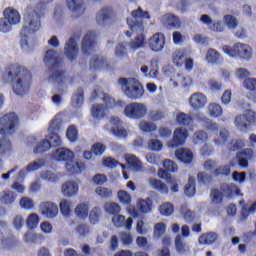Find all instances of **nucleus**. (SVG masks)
<instances>
[{
  "instance_id": "obj_33",
  "label": "nucleus",
  "mask_w": 256,
  "mask_h": 256,
  "mask_svg": "<svg viewBox=\"0 0 256 256\" xmlns=\"http://www.w3.org/2000/svg\"><path fill=\"white\" fill-rule=\"evenodd\" d=\"M107 66V61L103 56H93L90 61V70L97 71Z\"/></svg>"
},
{
  "instance_id": "obj_41",
  "label": "nucleus",
  "mask_w": 256,
  "mask_h": 256,
  "mask_svg": "<svg viewBox=\"0 0 256 256\" xmlns=\"http://www.w3.org/2000/svg\"><path fill=\"white\" fill-rule=\"evenodd\" d=\"M185 195L187 197H193L196 193V180L194 177H189L188 183L185 185Z\"/></svg>"
},
{
  "instance_id": "obj_45",
  "label": "nucleus",
  "mask_w": 256,
  "mask_h": 256,
  "mask_svg": "<svg viewBox=\"0 0 256 256\" xmlns=\"http://www.w3.org/2000/svg\"><path fill=\"white\" fill-rule=\"evenodd\" d=\"M66 4L68 9L73 12H80L82 11L83 7V0H66Z\"/></svg>"
},
{
  "instance_id": "obj_42",
  "label": "nucleus",
  "mask_w": 256,
  "mask_h": 256,
  "mask_svg": "<svg viewBox=\"0 0 256 256\" xmlns=\"http://www.w3.org/2000/svg\"><path fill=\"white\" fill-rule=\"evenodd\" d=\"M75 215L78 218L86 219L89 215V206L85 203L78 204L75 208Z\"/></svg>"
},
{
  "instance_id": "obj_53",
  "label": "nucleus",
  "mask_w": 256,
  "mask_h": 256,
  "mask_svg": "<svg viewBox=\"0 0 256 256\" xmlns=\"http://www.w3.org/2000/svg\"><path fill=\"white\" fill-rule=\"evenodd\" d=\"M244 87L255 93L253 100H254V103L256 104V79L247 78L246 80H244Z\"/></svg>"
},
{
  "instance_id": "obj_34",
  "label": "nucleus",
  "mask_w": 256,
  "mask_h": 256,
  "mask_svg": "<svg viewBox=\"0 0 256 256\" xmlns=\"http://www.w3.org/2000/svg\"><path fill=\"white\" fill-rule=\"evenodd\" d=\"M16 200L15 192L10 190L2 191L0 195V203L5 206H11Z\"/></svg>"
},
{
  "instance_id": "obj_59",
  "label": "nucleus",
  "mask_w": 256,
  "mask_h": 256,
  "mask_svg": "<svg viewBox=\"0 0 256 256\" xmlns=\"http://www.w3.org/2000/svg\"><path fill=\"white\" fill-rule=\"evenodd\" d=\"M176 81L182 87H190L192 85V79L190 77H185L182 74H177Z\"/></svg>"
},
{
  "instance_id": "obj_58",
  "label": "nucleus",
  "mask_w": 256,
  "mask_h": 256,
  "mask_svg": "<svg viewBox=\"0 0 256 256\" xmlns=\"http://www.w3.org/2000/svg\"><path fill=\"white\" fill-rule=\"evenodd\" d=\"M16 25L5 18H0V31L2 33H9L12 30V26Z\"/></svg>"
},
{
  "instance_id": "obj_19",
  "label": "nucleus",
  "mask_w": 256,
  "mask_h": 256,
  "mask_svg": "<svg viewBox=\"0 0 256 256\" xmlns=\"http://www.w3.org/2000/svg\"><path fill=\"white\" fill-rule=\"evenodd\" d=\"M200 22L208 29L215 33H222L224 31V24L222 21H213V19L208 14H202L200 16Z\"/></svg>"
},
{
  "instance_id": "obj_51",
  "label": "nucleus",
  "mask_w": 256,
  "mask_h": 256,
  "mask_svg": "<svg viewBox=\"0 0 256 256\" xmlns=\"http://www.w3.org/2000/svg\"><path fill=\"white\" fill-rule=\"evenodd\" d=\"M206 61L215 64L220 61V53L213 48H209L206 54Z\"/></svg>"
},
{
  "instance_id": "obj_11",
  "label": "nucleus",
  "mask_w": 256,
  "mask_h": 256,
  "mask_svg": "<svg viewBox=\"0 0 256 256\" xmlns=\"http://www.w3.org/2000/svg\"><path fill=\"white\" fill-rule=\"evenodd\" d=\"M172 63L177 68H182L185 66L186 71H192L194 67V60L192 58L187 57V53L183 49H176L172 52Z\"/></svg>"
},
{
  "instance_id": "obj_50",
  "label": "nucleus",
  "mask_w": 256,
  "mask_h": 256,
  "mask_svg": "<svg viewBox=\"0 0 256 256\" xmlns=\"http://www.w3.org/2000/svg\"><path fill=\"white\" fill-rule=\"evenodd\" d=\"M159 212L162 216H170L174 213V206L172 203L164 202L160 205Z\"/></svg>"
},
{
  "instance_id": "obj_54",
  "label": "nucleus",
  "mask_w": 256,
  "mask_h": 256,
  "mask_svg": "<svg viewBox=\"0 0 256 256\" xmlns=\"http://www.w3.org/2000/svg\"><path fill=\"white\" fill-rule=\"evenodd\" d=\"M100 216H101V209L99 207H95L90 211L88 218L90 219L91 224H97L99 223Z\"/></svg>"
},
{
  "instance_id": "obj_6",
  "label": "nucleus",
  "mask_w": 256,
  "mask_h": 256,
  "mask_svg": "<svg viewBox=\"0 0 256 256\" xmlns=\"http://www.w3.org/2000/svg\"><path fill=\"white\" fill-rule=\"evenodd\" d=\"M55 157L57 161H64L66 162L65 168L68 173L71 174H79L83 170L86 169V165L80 162H76L75 153L72 150H68L65 148H59L55 151Z\"/></svg>"
},
{
  "instance_id": "obj_16",
  "label": "nucleus",
  "mask_w": 256,
  "mask_h": 256,
  "mask_svg": "<svg viewBox=\"0 0 256 256\" xmlns=\"http://www.w3.org/2000/svg\"><path fill=\"white\" fill-rule=\"evenodd\" d=\"M166 38L164 33L156 32L148 40V47L154 53H161L165 47Z\"/></svg>"
},
{
  "instance_id": "obj_27",
  "label": "nucleus",
  "mask_w": 256,
  "mask_h": 256,
  "mask_svg": "<svg viewBox=\"0 0 256 256\" xmlns=\"http://www.w3.org/2000/svg\"><path fill=\"white\" fill-rule=\"evenodd\" d=\"M114 15V11L110 7L102 8L98 14H96V21L100 25H105L109 19Z\"/></svg>"
},
{
  "instance_id": "obj_2",
  "label": "nucleus",
  "mask_w": 256,
  "mask_h": 256,
  "mask_svg": "<svg viewBox=\"0 0 256 256\" xmlns=\"http://www.w3.org/2000/svg\"><path fill=\"white\" fill-rule=\"evenodd\" d=\"M6 73L12 84V91L16 95L23 96L29 92L33 79L29 69L22 65L11 64L7 66Z\"/></svg>"
},
{
  "instance_id": "obj_40",
  "label": "nucleus",
  "mask_w": 256,
  "mask_h": 256,
  "mask_svg": "<svg viewBox=\"0 0 256 256\" xmlns=\"http://www.w3.org/2000/svg\"><path fill=\"white\" fill-rule=\"evenodd\" d=\"M114 55L119 60L128 58L127 46L123 42H120L118 46L115 47Z\"/></svg>"
},
{
  "instance_id": "obj_39",
  "label": "nucleus",
  "mask_w": 256,
  "mask_h": 256,
  "mask_svg": "<svg viewBox=\"0 0 256 256\" xmlns=\"http://www.w3.org/2000/svg\"><path fill=\"white\" fill-rule=\"evenodd\" d=\"M176 122L180 126H190L191 123L193 122V118L191 115L185 114L184 112H179L176 116Z\"/></svg>"
},
{
  "instance_id": "obj_20",
  "label": "nucleus",
  "mask_w": 256,
  "mask_h": 256,
  "mask_svg": "<svg viewBox=\"0 0 256 256\" xmlns=\"http://www.w3.org/2000/svg\"><path fill=\"white\" fill-rule=\"evenodd\" d=\"M40 213L47 219H53L57 217L59 213V208L57 204L53 202H50V201L42 202L40 204Z\"/></svg>"
},
{
  "instance_id": "obj_57",
  "label": "nucleus",
  "mask_w": 256,
  "mask_h": 256,
  "mask_svg": "<svg viewBox=\"0 0 256 256\" xmlns=\"http://www.w3.org/2000/svg\"><path fill=\"white\" fill-rule=\"evenodd\" d=\"M95 193L98 194L99 197L105 198V199L113 197V191L106 187H101V186L97 187L95 189Z\"/></svg>"
},
{
  "instance_id": "obj_26",
  "label": "nucleus",
  "mask_w": 256,
  "mask_h": 256,
  "mask_svg": "<svg viewBox=\"0 0 256 256\" xmlns=\"http://www.w3.org/2000/svg\"><path fill=\"white\" fill-rule=\"evenodd\" d=\"M176 158L181 162L185 164H191L193 161V152L186 148H180L175 151Z\"/></svg>"
},
{
  "instance_id": "obj_17",
  "label": "nucleus",
  "mask_w": 256,
  "mask_h": 256,
  "mask_svg": "<svg viewBox=\"0 0 256 256\" xmlns=\"http://www.w3.org/2000/svg\"><path fill=\"white\" fill-rule=\"evenodd\" d=\"M189 137V131L186 128H176L172 139L167 143L169 148L182 147Z\"/></svg>"
},
{
  "instance_id": "obj_64",
  "label": "nucleus",
  "mask_w": 256,
  "mask_h": 256,
  "mask_svg": "<svg viewBox=\"0 0 256 256\" xmlns=\"http://www.w3.org/2000/svg\"><path fill=\"white\" fill-rule=\"evenodd\" d=\"M107 181H108V178L104 174H96L92 177V182L96 186H101V185L105 184Z\"/></svg>"
},
{
  "instance_id": "obj_29",
  "label": "nucleus",
  "mask_w": 256,
  "mask_h": 256,
  "mask_svg": "<svg viewBox=\"0 0 256 256\" xmlns=\"http://www.w3.org/2000/svg\"><path fill=\"white\" fill-rule=\"evenodd\" d=\"M79 186L76 182L67 181L62 185V193L65 197H73L78 193Z\"/></svg>"
},
{
  "instance_id": "obj_61",
  "label": "nucleus",
  "mask_w": 256,
  "mask_h": 256,
  "mask_svg": "<svg viewBox=\"0 0 256 256\" xmlns=\"http://www.w3.org/2000/svg\"><path fill=\"white\" fill-rule=\"evenodd\" d=\"M60 211L62 215L69 216L71 214V202L67 200H62L60 202Z\"/></svg>"
},
{
  "instance_id": "obj_48",
  "label": "nucleus",
  "mask_w": 256,
  "mask_h": 256,
  "mask_svg": "<svg viewBox=\"0 0 256 256\" xmlns=\"http://www.w3.org/2000/svg\"><path fill=\"white\" fill-rule=\"evenodd\" d=\"M52 146H50V142L47 139H44L43 141L39 142L37 146L34 148L35 154H43L50 150Z\"/></svg>"
},
{
  "instance_id": "obj_25",
  "label": "nucleus",
  "mask_w": 256,
  "mask_h": 256,
  "mask_svg": "<svg viewBox=\"0 0 256 256\" xmlns=\"http://www.w3.org/2000/svg\"><path fill=\"white\" fill-rule=\"evenodd\" d=\"M222 193L227 199L242 196L241 190L236 184H223Z\"/></svg>"
},
{
  "instance_id": "obj_14",
  "label": "nucleus",
  "mask_w": 256,
  "mask_h": 256,
  "mask_svg": "<svg viewBox=\"0 0 256 256\" xmlns=\"http://www.w3.org/2000/svg\"><path fill=\"white\" fill-rule=\"evenodd\" d=\"M97 46V35L95 32L88 31L83 40H82V53L86 56L90 55L92 52H95Z\"/></svg>"
},
{
  "instance_id": "obj_12",
  "label": "nucleus",
  "mask_w": 256,
  "mask_h": 256,
  "mask_svg": "<svg viewBox=\"0 0 256 256\" xmlns=\"http://www.w3.org/2000/svg\"><path fill=\"white\" fill-rule=\"evenodd\" d=\"M104 102L103 104H94L91 108V114L94 119L101 120L106 117L107 107L110 109H113L117 106L116 100L109 97L104 96Z\"/></svg>"
},
{
  "instance_id": "obj_18",
  "label": "nucleus",
  "mask_w": 256,
  "mask_h": 256,
  "mask_svg": "<svg viewBox=\"0 0 256 256\" xmlns=\"http://www.w3.org/2000/svg\"><path fill=\"white\" fill-rule=\"evenodd\" d=\"M61 128V123L58 121V119H53L49 124V131L51 132L49 134V144L51 147H60L62 145L61 137L58 133H54L56 131H59Z\"/></svg>"
},
{
  "instance_id": "obj_47",
  "label": "nucleus",
  "mask_w": 256,
  "mask_h": 256,
  "mask_svg": "<svg viewBox=\"0 0 256 256\" xmlns=\"http://www.w3.org/2000/svg\"><path fill=\"white\" fill-rule=\"evenodd\" d=\"M223 198H224V194L223 192H221L219 189H213L210 192V200H212V202L215 205H220L223 202Z\"/></svg>"
},
{
  "instance_id": "obj_46",
  "label": "nucleus",
  "mask_w": 256,
  "mask_h": 256,
  "mask_svg": "<svg viewBox=\"0 0 256 256\" xmlns=\"http://www.w3.org/2000/svg\"><path fill=\"white\" fill-rule=\"evenodd\" d=\"M207 139H209V135L203 130L196 131L192 137L194 144H203Z\"/></svg>"
},
{
  "instance_id": "obj_38",
  "label": "nucleus",
  "mask_w": 256,
  "mask_h": 256,
  "mask_svg": "<svg viewBox=\"0 0 256 256\" xmlns=\"http://www.w3.org/2000/svg\"><path fill=\"white\" fill-rule=\"evenodd\" d=\"M85 100V91L82 87L77 88L76 93L72 97V103L75 104L76 107L80 108L83 105Z\"/></svg>"
},
{
  "instance_id": "obj_36",
  "label": "nucleus",
  "mask_w": 256,
  "mask_h": 256,
  "mask_svg": "<svg viewBox=\"0 0 256 256\" xmlns=\"http://www.w3.org/2000/svg\"><path fill=\"white\" fill-rule=\"evenodd\" d=\"M164 24L168 28H180L181 27V21H179V18L175 16L174 14H167L164 16Z\"/></svg>"
},
{
  "instance_id": "obj_23",
  "label": "nucleus",
  "mask_w": 256,
  "mask_h": 256,
  "mask_svg": "<svg viewBox=\"0 0 256 256\" xmlns=\"http://www.w3.org/2000/svg\"><path fill=\"white\" fill-rule=\"evenodd\" d=\"M112 223L116 228L125 227L126 230L130 231L133 228V218H125L124 215L116 214L112 218Z\"/></svg>"
},
{
  "instance_id": "obj_10",
  "label": "nucleus",
  "mask_w": 256,
  "mask_h": 256,
  "mask_svg": "<svg viewBox=\"0 0 256 256\" xmlns=\"http://www.w3.org/2000/svg\"><path fill=\"white\" fill-rule=\"evenodd\" d=\"M235 125L240 131L247 132L256 125V113L251 109L246 110L243 115L236 116Z\"/></svg>"
},
{
  "instance_id": "obj_4",
  "label": "nucleus",
  "mask_w": 256,
  "mask_h": 256,
  "mask_svg": "<svg viewBox=\"0 0 256 256\" xmlns=\"http://www.w3.org/2000/svg\"><path fill=\"white\" fill-rule=\"evenodd\" d=\"M20 120L14 112L8 113L0 118V155L10 154L12 151V143L7 140V136H12L16 129L19 128Z\"/></svg>"
},
{
  "instance_id": "obj_5",
  "label": "nucleus",
  "mask_w": 256,
  "mask_h": 256,
  "mask_svg": "<svg viewBox=\"0 0 256 256\" xmlns=\"http://www.w3.org/2000/svg\"><path fill=\"white\" fill-rule=\"evenodd\" d=\"M44 15V10L37 11L32 6H27L24 12V26L20 31V40L22 46L29 45L27 37L31 34L36 33L41 28V18Z\"/></svg>"
},
{
  "instance_id": "obj_37",
  "label": "nucleus",
  "mask_w": 256,
  "mask_h": 256,
  "mask_svg": "<svg viewBox=\"0 0 256 256\" xmlns=\"http://www.w3.org/2000/svg\"><path fill=\"white\" fill-rule=\"evenodd\" d=\"M104 211L109 215H119L121 211V207L116 202H105L104 203Z\"/></svg>"
},
{
  "instance_id": "obj_7",
  "label": "nucleus",
  "mask_w": 256,
  "mask_h": 256,
  "mask_svg": "<svg viewBox=\"0 0 256 256\" xmlns=\"http://www.w3.org/2000/svg\"><path fill=\"white\" fill-rule=\"evenodd\" d=\"M118 83L124 95L131 100H138L145 93L144 86L136 78H120Z\"/></svg>"
},
{
  "instance_id": "obj_22",
  "label": "nucleus",
  "mask_w": 256,
  "mask_h": 256,
  "mask_svg": "<svg viewBox=\"0 0 256 256\" xmlns=\"http://www.w3.org/2000/svg\"><path fill=\"white\" fill-rule=\"evenodd\" d=\"M207 103L206 96L201 92L192 93L189 98V105L195 111H199L205 107Z\"/></svg>"
},
{
  "instance_id": "obj_62",
  "label": "nucleus",
  "mask_w": 256,
  "mask_h": 256,
  "mask_svg": "<svg viewBox=\"0 0 256 256\" xmlns=\"http://www.w3.org/2000/svg\"><path fill=\"white\" fill-rule=\"evenodd\" d=\"M175 247L179 254H184L186 252V244L183 242L181 235H177L175 239Z\"/></svg>"
},
{
  "instance_id": "obj_35",
  "label": "nucleus",
  "mask_w": 256,
  "mask_h": 256,
  "mask_svg": "<svg viewBox=\"0 0 256 256\" xmlns=\"http://www.w3.org/2000/svg\"><path fill=\"white\" fill-rule=\"evenodd\" d=\"M149 185L152 189H156L161 194H168V187L161 180H158L156 178H150Z\"/></svg>"
},
{
  "instance_id": "obj_56",
  "label": "nucleus",
  "mask_w": 256,
  "mask_h": 256,
  "mask_svg": "<svg viewBox=\"0 0 256 256\" xmlns=\"http://www.w3.org/2000/svg\"><path fill=\"white\" fill-rule=\"evenodd\" d=\"M91 151L96 156H101L106 151V145L101 142H96L92 145Z\"/></svg>"
},
{
  "instance_id": "obj_24",
  "label": "nucleus",
  "mask_w": 256,
  "mask_h": 256,
  "mask_svg": "<svg viewBox=\"0 0 256 256\" xmlns=\"http://www.w3.org/2000/svg\"><path fill=\"white\" fill-rule=\"evenodd\" d=\"M254 151L252 149H244L237 153L236 157L238 160V165L242 168H247L249 166L250 159L253 158Z\"/></svg>"
},
{
  "instance_id": "obj_31",
  "label": "nucleus",
  "mask_w": 256,
  "mask_h": 256,
  "mask_svg": "<svg viewBox=\"0 0 256 256\" xmlns=\"http://www.w3.org/2000/svg\"><path fill=\"white\" fill-rule=\"evenodd\" d=\"M125 161L129 168L134 171H139L143 168V163L133 154H126Z\"/></svg>"
},
{
  "instance_id": "obj_30",
  "label": "nucleus",
  "mask_w": 256,
  "mask_h": 256,
  "mask_svg": "<svg viewBox=\"0 0 256 256\" xmlns=\"http://www.w3.org/2000/svg\"><path fill=\"white\" fill-rule=\"evenodd\" d=\"M219 239V235L215 232H207L201 234L198 238L199 244L201 245H213Z\"/></svg>"
},
{
  "instance_id": "obj_44",
  "label": "nucleus",
  "mask_w": 256,
  "mask_h": 256,
  "mask_svg": "<svg viewBox=\"0 0 256 256\" xmlns=\"http://www.w3.org/2000/svg\"><path fill=\"white\" fill-rule=\"evenodd\" d=\"M40 223L39 215L36 213L30 214L26 219V225L29 230H33L38 227Z\"/></svg>"
},
{
  "instance_id": "obj_63",
  "label": "nucleus",
  "mask_w": 256,
  "mask_h": 256,
  "mask_svg": "<svg viewBox=\"0 0 256 256\" xmlns=\"http://www.w3.org/2000/svg\"><path fill=\"white\" fill-rule=\"evenodd\" d=\"M19 205L25 210H30V209H33L34 207V201L29 197H23L22 199H20Z\"/></svg>"
},
{
  "instance_id": "obj_8",
  "label": "nucleus",
  "mask_w": 256,
  "mask_h": 256,
  "mask_svg": "<svg viewBox=\"0 0 256 256\" xmlns=\"http://www.w3.org/2000/svg\"><path fill=\"white\" fill-rule=\"evenodd\" d=\"M223 51L230 57H238L246 61H249L252 57V48L249 45L240 42L235 43L233 47L225 45Z\"/></svg>"
},
{
  "instance_id": "obj_21",
  "label": "nucleus",
  "mask_w": 256,
  "mask_h": 256,
  "mask_svg": "<svg viewBox=\"0 0 256 256\" xmlns=\"http://www.w3.org/2000/svg\"><path fill=\"white\" fill-rule=\"evenodd\" d=\"M79 48L77 41L74 37H71L65 44L64 54L70 61H75L78 57Z\"/></svg>"
},
{
  "instance_id": "obj_3",
  "label": "nucleus",
  "mask_w": 256,
  "mask_h": 256,
  "mask_svg": "<svg viewBox=\"0 0 256 256\" xmlns=\"http://www.w3.org/2000/svg\"><path fill=\"white\" fill-rule=\"evenodd\" d=\"M44 63L48 66L50 72L48 81L63 87L69 80V74L66 70L61 69L63 66V60L57 55V52L53 49H48L44 57Z\"/></svg>"
},
{
  "instance_id": "obj_52",
  "label": "nucleus",
  "mask_w": 256,
  "mask_h": 256,
  "mask_svg": "<svg viewBox=\"0 0 256 256\" xmlns=\"http://www.w3.org/2000/svg\"><path fill=\"white\" fill-rule=\"evenodd\" d=\"M224 22L229 29H235L239 26V21L232 14L224 15Z\"/></svg>"
},
{
  "instance_id": "obj_15",
  "label": "nucleus",
  "mask_w": 256,
  "mask_h": 256,
  "mask_svg": "<svg viewBox=\"0 0 256 256\" xmlns=\"http://www.w3.org/2000/svg\"><path fill=\"white\" fill-rule=\"evenodd\" d=\"M204 167L208 172H211L214 177H227L231 173V167L229 165L216 168V162L213 160H206Z\"/></svg>"
},
{
  "instance_id": "obj_55",
  "label": "nucleus",
  "mask_w": 256,
  "mask_h": 256,
  "mask_svg": "<svg viewBox=\"0 0 256 256\" xmlns=\"http://www.w3.org/2000/svg\"><path fill=\"white\" fill-rule=\"evenodd\" d=\"M118 198H119L120 203L123 206H130V204H131V196H130V194L128 192L120 190L118 192Z\"/></svg>"
},
{
  "instance_id": "obj_13",
  "label": "nucleus",
  "mask_w": 256,
  "mask_h": 256,
  "mask_svg": "<svg viewBox=\"0 0 256 256\" xmlns=\"http://www.w3.org/2000/svg\"><path fill=\"white\" fill-rule=\"evenodd\" d=\"M110 125L112 134L119 139H126L128 137V131L124 127V122L118 116L110 117Z\"/></svg>"
},
{
  "instance_id": "obj_43",
  "label": "nucleus",
  "mask_w": 256,
  "mask_h": 256,
  "mask_svg": "<svg viewBox=\"0 0 256 256\" xmlns=\"http://www.w3.org/2000/svg\"><path fill=\"white\" fill-rule=\"evenodd\" d=\"M79 132L76 125H70L66 130V138L70 140L71 143H75L78 140Z\"/></svg>"
},
{
  "instance_id": "obj_60",
  "label": "nucleus",
  "mask_w": 256,
  "mask_h": 256,
  "mask_svg": "<svg viewBox=\"0 0 256 256\" xmlns=\"http://www.w3.org/2000/svg\"><path fill=\"white\" fill-rule=\"evenodd\" d=\"M140 129L143 132L151 133L157 129V125L151 122L143 121L139 124Z\"/></svg>"
},
{
  "instance_id": "obj_1",
  "label": "nucleus",
  "mask_w": 256,
  "mask_h": 256,
  "mask_svg": "<svg viewBox=\"0 0 256 256\" xmlns=\"http://www.w3.org/2000/svg\"><path fill=\"white\" fill-rule=\"evenodd\" d=\"M144 19H151V15L147 11H143L141 7L131 12V17L126 19L130 31H125L126 37H133V40L128 43V46L133 51L143 48L146 42Z\"/></svg>"
},
{
  "instance_id": "obj_28",
  "label": "nucleus",
  "mask_w": 256,
  "mask_h": 256,
  "mask_svg": "<svg viewBox=\"0 0 256 256\" xmlns=\"http://www.w3.org/2000/svg\"><path fill=\"white\" fill-rule=\"evenodd\" d=\"M4 19L8 20L11 23L19 24L21 21V15L19 11L14 9L13 7H7L4 10Z\"/></svg>"
},
{
  "instance_id": "obj_9",
  "label": "nucleus",
  "mask_w": 256,
  "mask_h": 256,
  "mask_svg": "<svg viewBox=\"0 0 256 256\" xmlns=\"http://www.w3.org/2000/svg\"><path fill=\"white\" fill-rule=\"evenodd\" d=\"M148 113V108L143 103L132 102L125 106L124 115L125 117L132 120L143 119Z\"/></svg>"
},
{
  "instance_id": "obj_32",
  "label": "nucleus",
  "mask_w": 256,
  "mask_h": 256,
  "mask_svg": "<svg viewBox=\"0 0 256 256\" xmlns=\"http://www.w3.org/2000/svg\"><path fill=\"white\" fill-rule=\"evenodd\" d=\"M153 201L151 198L139 199L137 202V208L141 214H148L152 212Z\"/></svg>"
},
{
  "instance_id": "obj_49",
  "label": "nucleus",
  "mask_w": 256,
  "mask_h": 256,
  "mask_svg": "<svg viewBox=\"0 0 256 256\" xmlns=\"http://www.w3.org/2000/svg\"><path fill=\"white\" fill-rule=\"evenodd\" d=\"M208 113L210 117L218 118L222 115L223 109L219 104H209L208 105Z\"/></svg>"
}]
</instances>
